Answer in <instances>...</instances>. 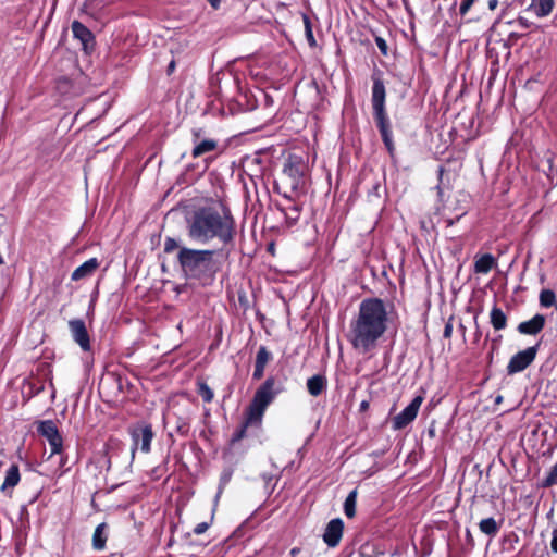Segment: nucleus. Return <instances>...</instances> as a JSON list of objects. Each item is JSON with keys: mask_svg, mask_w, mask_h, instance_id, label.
I'll list each match as a JSON object with an SVG mask.
<instances>
[{"mask_svg": "<svg viewBox=\"0 0 557 557\" xmlns=\"http://www.w3.org/2000/svg\"><path fill=\"white\" fill-rule=\"evenodd\" d=\"M69 326L74 341L81 346V348L83 350H89L90 343L85 323L82 320H72L70 321Z\"/></svg>", "mask_w": 557, "mask_h": 557, "instance_id": "10", "label": "nucleus"}, {"mask_svg": "<svg viewBox=\"0 0 557 557\" xmlns=\"http://www.w3.org/2000/svg\"><path fill=\"white\" fill-rule=\"evenodd\" d=\"M216 148V141L212 139H206L195 146L193 149V157L198 158L207 152H210Z\"/></svg>", "mask_w": 557, "mask_h": 557, "instance_id": "22", "label": "nucleus"}, {"mask_svg": "<svg viewBox=\"0 0 557 557\" xmlns=\"http://www.w3.org/2000/svg\"><path fill=\"white\" fill-rule=\"evenodd\" d=\"M554 4V0H532L529 9L532 10L537 17H544L552 13Z\"/></svg>", "mask_w": 557, "mask_h": 557, "instance_id": "16", "label": "nucleus"}, {"mask_svg": "<svg viewBox=\"0 0 557 557\" xmlns=\"http://www.w3.org/2000/svg\"><path fill=\"white\" fill-rule=\"evenodd\" d=\"M557 484V463L550 469L549 473L547 474L544 486H553Z\"/></svg>", "mask_w": 557, "mask_h": 557, "instance_id": "30", "label": "nucleus"}, {"mask_svg": "<svg viewBox=\"0 0 557 557\" xmlns=\"http://www.w3.org/2000/svg\"><path fill=\"white\" fill-rule=\"evenodd\" d=\"M498 1L497 0H488V9L495 10L497 8Z\"/></svg>", "mask_w": 557, "mask_h": 557, "instance_id": "36", "label": "nucleus"}, {"mask_svg": "<svg viewBox=\"0 0 557 557\" xmlns=\"http://www.w3.org/2000/svg\"><path fill=\"white\" fill-rule=\"evenodd\" d=\"M372 106L375 120H384V117H387L385 112V87L383 82L379 79L373 84Z\"/></svg>", "mask_w": 557, "mask_h": 557, "instance_id": "9", "label": "nucleus"}, {"mask_svg": "<svg viewBox=\"0 0 557 557\" xmlns=\"http://www.w3.org/2000/svg\"><path fill=\"white\" fill-rule=\"evenodd\" d=\"M274 380L268 379L256 392L249 406L246 424H259L270 403L274 399Z\"/></svg>", "mask_w": 557, "mask_h": 557, "instance_id": "4", "label": "nucleus"}, {"mask_svg": "<svg viewBox=\"0 0 557 557\" xmlns=\"http://www.w3.org/2000/svg\"><path fill=\"white\" fill-rule=\"evenodd\" d=\"M38 431L48 441L52 455L61 453L62 436L60 435L54 422L50 420L40 422Z\"/></svg>", "mask_w": 557, "mask_h": 557, "instance_id": "7", "label": "nucleus"}, {"mask_svg": "<svg viewBox=\"0 0 557 557\" xmlns=\"http://www.w3.org/2000/svg\"><path fill=\"white\" fill-rule=\"evenodd\" d=\"M375 42H376L379 49L381 50V52L383 54H386L387 53V45H386L385 40L381 37H377L375 39Z\"/></svg>", "mask_w": 557, "mask_h": 557, "instance_id": "34", "label": "nucleus"}, {"mask_svg": "<svg viewBox=\"0 0 557 557\" xmlns=\"http://www.w3.org/2000/svg\"><path fill=\"white\" fill-rule=\"evenodd\" d=\"M422 403L423 397L420 395L416 396L400 413L394 417L393 428L395 430H401L411 423L416 419Z\"/></svg>", "mask_w": 557, "mask_h": 557, "instance_id": "6", "label": "nucleus"}, {"mask_svg": "<svg viewBox=\"0 0 557 557\" xmlns=\"http://www.w3.org/2000/svg\"><path fill=\"white\" fill-rule=\"evenodd\" d=\"M132 458H134L137 449H140L144 454H148L150 451L151 441L153 438V432L150 425L139 424L132 429Z\"/></svg>", "mask_w": 557, "mask_h": 557, "instance_id": "5", "label": "nucleus"}, {"mask_svg": "<svg viewBox=\"0 0 557 557\" xmlns=\"http://www.w3.org/2000/svg\"><path fill=\"white\" fill-rule=\"evenodd\" d=\"M209 528V523L208 522H201V523H198L195 529H194V532L195 534H202L205 533Z\"/></svg>", "mask_w": 557, "mask_h": 557, "instance_id": "33", "label": "nucleus"}, {"mask_svg": "<svg viewBox=\"0 0 557 557\" xmlns=\"http://www.w3.org/2000/svg\"><path fill=\"white\" fill-rule=\"evenodd\" d=\"M173 67H174V62H171L169 69L172 70Z\"/></svg>", "mask_w": 557, "mask_h": 557, "instance_id": "40", "label": "nucleus"}, {"mask_svg": "<svg viewBox=\"0 0 557 557\" xmlns=\"http://www.w3.org/2000/svg\"><path fill=\"white\" fill-rule=\"evenodd\" d=\"M2 262H3V259H2V257L0 256V264H1Z\"/></svg>", "mask_w": 557, "mask_h": 557, "instance_id": "41", "label": "nucleus"}, {"mask_svg": "<svg viewBox=\"0 0 557 557\" xmlns=\"http://www.w3.org/2000/svg\"><path fill=\"white\" fill-rule=\"evenodd\" d=\"M343 529H344V523L341 519L331 520L329 522V524L326 525L325 532L323 534L324 542L330 547H335L342 539Z\"/></svg>", "mask_w": 557, "mask_h": 557, "instance_id": "11", "label": "nucleus"}, {"mask_svg": "<svg viewBox=\"0 0 557 557\" xmlns=\"http://www.w3.org/2000/svg\"><path fill=\"white\" fill-rule=\"evenodd\" d=\"M377 126L380 128L382 138L389 151L393 150V143H392V134L388 126V119L384 117V120H376Z\"/></svg>", "mask_w": 557, "mask_h": 557, "instance_id": "21", "label": "nucleus"}, {"mask_svg": "<svg viewBox=\"0 0 557 557\" xmlns=\"http://www.w3.org/2000/svg\"><path fill=\"white\" fill-rule=\"evenodd\" d=\"M491 324L496 331L504 330L507 326V317L498 307H493L490 313Z\"/></svg>", "mask_w": 557, "mask_h": 557, "instance_id": "19", "label": "nucleus"}, {"mask_svg": "<svg viewBox=\"0 0 557 557\" xmlns=\"http://www.w3.org/2000/svg\"><path fill=\"white\" fill-rule=\"evenodd\" d=\"M198 393L206 403H210L213 399V392L206 383H199Z\"/></svg>", "mask_w": 557, "mask_h": 557, "instance_id": "28", "label": "nucleus"}, {"mask_svg": "<svg viewBox=\"0 0 557 557\" xmlns=\"http://www.w3.org/2000/svg\"><path fill=\"white\" fill-rule=\"evenodd\" d=\"M213 255L212 250L183 247L178 251L177 259L186 276L201 278L213 273Z\"/></svg>", "mask_w": 557, "mask_h": 557, "instance_id": "3", "label": "nucleus"}, {"mask_svg": "<svg viewBox=\"0 0 557 557\" xmlns=\"http://www.w3.org/2000/svg\"><path fill=\"white\" fill-rule=\"evenodd\" d=\"M304 24H305V32H306V38L311 47L315 46V39L313 37L311 23L307 16H304Z\"/></svg>", "mask_w": 557, "mask_h": 557, "instance_id": "29", "label": "nucleus"}, {"mask_svg": "<svg viewBox=\"0 0 557 557\" xmlns=\"http://www.w3.org/2000/svg\"><path fill=\"white\" fill-rule=\"evenodd\" d=\"M72 32L74 37L81 41L85 50L92 46V34L82 23L77 21L73 22Z\"/></svg>", "mask_w": 557, "mask_h": 557, "instance_id": "13", "label": "nucleus"}, {"mask_svg": "<svg viewBox=\"0 0 557 557\" xmlns=\"http://www.w3.org/2000/svg\"><path fill=\"white\" fill-rule=\"evenodd\" d=\"M177 247H178V244H177V242L175 239L166 238V240L164 243V251L165 252H172Z\"/></svg>", "mask_w": 557, "mask_h": 557, "instance_id": "31", "label": "nucleus"}, {"mask_svg": "<svg viewBox=\"0 0 557 557\" xmlns=\"http://www.w3.org/2000/svg\"><path fill=\"white\" fill-rule=\"evenodd\" d=\"M212 8L218 9L221 0H208Z\"/></svg>", "mask_w": 557, "mask_h": 557, "instance_id": "37", "label": "nucleus"}, {"mask_svg": "<svg viewBox=\"0 0 557 557\" xmlns=\"http://www.w3.org/2000/svg\"><path fill=\"white\" fill-rule=\"evenodd\" d=\"M186 234L197 245L213 240L230 243L235 234V223L231 211L221 203L197 208L186 218Z\"/></svg>", "mask_w": 557, "mask_h": 557, "instance_id": "2", "label": "nucleus"}, {"mask_svg": "<svg viewBox=\"0 0 557 557\" xmlns=\"http://www.w3.org/2000/svg\"><path fill=\"white\" fill-rule=\"evenodd\" d=\"M20 482V471L16 465L10 466L7 470L4 481L1 485V491L3 493L10 492L13 487L17 485Z\"/></svg>", "mask_w": 557, "mask_h": 557, "instance_id": "15", "label": "nucleus"}, {"mask_svg": "<svg viewBox=\"0 0 557 557\" xmlns=\"http://www.w3.org/2000/svg\"><path fill=\"white\" fill-rule=\"evenodd\" d=\"M450 332H451V329H450V326H449V325H447V326L445 327V336H446V337H447V336H449V335H450Z\"/></svg>", "mask_w": 557, "mask_h": 557, "instance_id": "39", "label": "nucleus"}, {"mask_svg": "<svg viewBox=\"0 0 557 557\" xmlns=\"http://www.w3.org/2000/svg\"><path fill=\"white\" fill-rule=\"evenodd\" d=\"M98 267H99L98 260L96 258H91V259L85 261L78 268H76L74 270V272L72 273L71 277L73 281L83 280V278L91 275Z\"/></svg>", "mask_w": 557, "mask_h": 557, "instance_id": "14", "label": "nucleus"}, {"mask_svg": "<svg viewBox=\"0 0 557 557\" xmlns=\"http://www.w3.org/2000/svg\"><path fill=\"white\" fill-rule=\"evenodd\" d=\"M495 264H496L495 258L492 255L486 253V255H483V256L476 258L475 263H474V271L476 273L486 274L492 270V268Z\"/></svg>", "mask_w": 557, "mask_h": 557, "instance_id": "18", "label": "nucleus"}, {"mask_svg": "<svg viewBox=\"0 0 557 557\" xmlns=\"http://www.w3.org/2000/svg\"><path fill=\"white\" fill-rule=\"evenodd\" d=\"M391 306L379 298H367L351 320L348 341L361 354L373 350L384 336L391 322Z\"/></svg>", "mask_w": 557, "mask_h": 557, "instance_id": "1", "label": "nucleus"}, {"mask_svg": "<svg viewBox=\"0 0 557 557\" xmlns=\"http://www.w3.org/2000/svg\"><path fill=\"white\" fill-rule=\"evenodd\" d=\"M556 300L555 293L550 289H543L540 294V304L543 307H550Z\"/></svg>", "mask_w": 557, "mask_h": 557, "instance_id": "26", "label": "nucleus"}, {"mask_svg": "<svg viewBox=\"0 0 557 557\" xmlns=\"http://www.w3.org/2000/svg\"><path fill=\"white\" fill-rule=\"evenodd\" d=\"M326 386V380L322 375H314L307 381V388L310 395L319 396Z\"/></svg>", "mask_w": 557, "mask_h": 557, "instance_id": "20", "label": "nucleus"}, {"mask_svg": "<svg viewBox=\"0 0 557 557\" xmlns=\"http://www.w3.org/2000/svg\"><path fill=\"white\" fill-rule=\"evenodd\" d=\"M269 360V351L264 347H260L256 357L253 377L260 379L263 375L264 367Z\"/></svg>", "mask_w": 557, "mask_h": 557, "instance_id": "17", "label": "nucleus"}, {"mask_svg": "<svg viewBox=\"0 0 557 557\" xmlns=\"http://www.w3.org/2000/svg\"><path fill=\"white\" fill-rule=\"evenodd\" d=\"M356 500H357V491L354 490L347 496L344 504V511L348 518H352L356 513Z\"/></svg>", "mask_w": 557, "mask_h": 557, "instance_id": "24", "label": "nucleus"}, {"mask_svg": "<svg viewBox=\"0 0 557 557\" xmlns=\"http://www.w3.org/2000/svg\"><path fill=\"white\" fill-rule=\"evenodd\" d=\"M284 172L293 178V183H298L302 175V171L292 161L285 166Z\"/></svg>", "mask_w": 557, "mask_h": 557, "instance_id": "27", "label": "nucleus"}, {"mask_svg": "<svg viewBox=\"0 0 557 557\" xmlns=\"http://www.w3.org/2000/svg\"><path fill=\"white\" fill-rule=\"evenodd\" d=\"M480 530L487 535H495L498 531L497 523L493 518H486L481 520Z\"/></svg>", "mask_w": 557, "mask_h": 557, "instance_id": "25", "label": "nucleus"}, {"mask_svg": "<svg viewBox=\"0 0 557 557\" xmlns=\"http://www.w3.org/2000/svg\"><path fill=\"white\" fill-rule=\"evenodd\" d=\"M536 356V347H529L516 354L507 366L509 374L523 371L529 364L532 363Z\"/></svg>", "mask_w": 557, "mask_h": 557, "instance_id": "8", "label": "nucleus"}, {"mask_svg": "<svg viewBox=\"0 0 557 557\" xmlns=\"http://www.w3.org/2000/svg\"><path fill=\"white\" fill-rule=\"evenodd\" d=\"M106 525L99 524L92 535V546L95 549H102L106 545L107 536L104 535Z\"/></svg>", "mask_w": 557, "mask_h": 557, "instance_id": "23", "label": "nucleus"}, {"mask_svg": "<svg viewBox=\"0 0 557 557\" xmlns=\"http://www.w3.org/2000/svg\"><path fill=\"white\" fill-rule=\"evenodd\" d=\"M544 325H545V318H544V315L536 314L532 319H530L528 321H524V322H521L518 325V331L521 334L535 335L540 331H542Z\"/></svg>", "mask_w": 557, "mask_h": 557, "instance_id": "12", "label": "nucleus"}, {"mask_svg": "<svg viewBox=\"0 0 557 557\" xmlns=\"http://www.w3.org/2000/svg\"><path fill=\"white\" fill-rule=\"evenodd\" d=\"M368 407H369V403H368V401H366V400H364V401H362V403L360 404V410H361V411L367 410V409H368Z\"/></svg>", "mask_w": 557, "mask_h": 557, "instance_id": "38", "label": "nucleus"}, {"mask_svg": "<svg viewBox=\"0 0 557 557\" xmlns=\"http://www.w3.org/2000/svg\"><path fill=\"white\" fill-rule=\"evenodd\" d=\"M475 0H463L460 5V14L466 15Z\"/></svg>", "mask_w": 557, "mask_h": 557, "instance_id": "32", "label": "nucleus"}, {"mask_svg": "<svg viewBox=\"0 0 557 557\" xmlns=\"http://www.w3.org/2000/svg\"><path fill=\"white\" fill-rule=\"evenodd\" d=\"M550 547L554 553H557V528L553 531Z\"/></svg>", "mask_w": 557, "mask_h": 557, "instance_id": "35", "label": "nucleus"}]
</instances>
